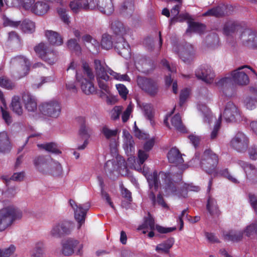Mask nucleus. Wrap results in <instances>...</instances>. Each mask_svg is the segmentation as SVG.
<instances>
[{
  "label": "nucleus",
  "mask_w": 257,
  "mask_h": 257,
  "mask_svg": "<svg viewBox=\"0 0 257 257\" xmlns=\"http://www.w3.org/2000/svg\"><path fill=\"white\" fill-rule=\"evenodd\" d=\"M193 160L199 161L201 167L207 173H213L218 164L217 156L209 149H206L201 155L196 153Z\"/></svg>",
  "instance_id": "nucleus-1"
},
{
  "label": "nucleus",
  "mask_w": 257,
  "mask_h": 257,
  "mask_svg": "<svg viewBox=\"0 0 257 257\" xmlns=\"http://www.w3.org/2000/svg\"><path fill=\"white\" fill-rule=\"evenodd\" d=\"M21 211L14 206H9L0 210V231L11 226L17 219L21 218Z\"/></svg>",
  "instance_id": "nucleus-2"
},
{
  "label": "nucleus",
  "mask_w": 257,
  "mask_h": 257,
  "mask_svg": "<svg viewBox=\"0 0 257 257\" xmlns=\"http://www.w3.org/2000/svg\"><path fill=\"white\" fill-rule=\"evenodd\" d=\"M11 64L13 68V75L15 78L21 79L28 74L30 63L25 57L16 56L11 59Z\"/></svg>",
  "instance_id": "nucleus-3"
},
{
  "label": "nucleus",
  "mask_w": 257,
  "mask_h": 257,
  "mask_svg": "<svg viewBox=\"0 0 257 257\" xmlns=\"http://www.w3.org/2000/svg\"><path fill=\"white\" fill-rule=\"evenodd\" d=\"M39 110L45 116L57 118L61 113V107L58 101L51 100L42 103L39 105Z\"/></svg>",
  "instance_id": "nucleus-4"
},
{
  "label": "nucleus",
  "mask_w": 257,
  "mask_h": 257,
  "mask_svg": "<svg viewBox=\"0 0 257 257\" xmlns=\"http://www.w3.org/2000/svg\"><path fill=\"white\" fill-rule=\"evenodd\" d=\"M137 81L139 87L149 95L155 96L158 93L159 86L155 80L150 78L138 76Z\"/></svg>",
  "instance_id": "nucleus-5"
},
{
  "label": "nucleus",
  "mask_w": 257,
  "mask_h": 257,
  "mask_svg": "<svg viewBox=\"0 0 257 257\" xmlns=\"http://www.w3.org/2000/svg\"><path fill=\"white\" fill-rule=\"evenodd\" d=\"M173 50L179 53L181 59L185 63H190L194 57V50L193 46L189 43H185L184 45L174 44Z\"/></svg>",
  "instance_id": "nucleus-6"
},
{
  "label": "nucleus",
  "mask_w": 257,
  "mask_h": 257,
  "mask_svg": "<svg viewBox=\"0 0 257 257\" xmlns=\"http://www.w3.org/2000/svg\"><path fill=\"white\" fill-rule=\"evenodd\" d=\"M73 229V225L70 221H60L53 226L50 234L55 238H60L70 234Z\"/></svg>",
  "instance_id": "nucleus-7"
},
{
  "label": "nucleus",
  "mask_w": 257,
  "mask_h": 257,
  "mask_svg": "<svg viewBox=\"0 0 257 257\" xmlns=\"http://www.w3.org/2000/svg\"><path fill=\"white\" fill-rule=\"evenodd\" d=\"M83 245L76 239L69 238L63 243L62 249V253L63 255L69 256L74 253V248H76L77 255H81L82 254Z\"/></svg>",
  "instance_id": "nucleus-8"
},
{
  "label": "nucleus",
  "mask_w": 257,
  "mask_h": 257,
  "mask_svg": "<svg viewBox=\"0 0 257 257\" xmlns=\"http://www.w3.org/2000/svg\"><path fill=\"white\" fill-rule=\"evenodd\" d=\"M223 117L226 122H233L240 119L239 110L236 105L231 101L228 102L224 108Z\"/></svg>",
  "instance_id": "nucleus-9"
},
{
  "label": "nucleus",
  "mask_w": 257,
  "mask_h": 257,
  "mask_svg": "<svg viewBox=\"0 0 257 257\" xmlns=\"http://www.w3.org/2000/svg\"><path fill=\"white\" fill-rule=\"evenodd\" d=\"M234 84L231 77H224L219 79L216 82V85L222 90L224 94L228 97H232L234 94Z\"/></svg>",
  "instance_id": "nucleus-10"
},
{
  "label": "nucleus",
  "mask_w": 257,
  "mask_h": 257,
  "mask_svg": "<svg viewBox=\"0 0 257 257\" xmlns=\"http://www.w3.org/2000/svg\"><path fill=\"white\" fill-rule=\"evenodd\" d=\"M248 139L242 133H237L231 141L232 147L239 152L245 151L248 147Z\"/></svg>",
  "instance_id": "nucleus-11"
},
{
  "label": "nucleus",
  "mask_w": 257,
  "mask_h": 257,
  "mask_svg": "<svg viewBox=\"0 0 257 257\" xmlns=\"http://www.w3.org/2000/svg\"><path fill=\"white\" fill-rule=\"evenodd\" d=\"M196 76L207 83H211L214 79L215 74L210 66H201L195 71Z\"/></svg>",
  "instance_id": "nucleus-12"
},
{
  "label": "nucleus",
  "mask_w": 257,
  "mask_h": 257,
  "mask_svg": "<svg viewBox=\"0 0 257 257\" xmlns=\"http://www.w3.org/2000/svg\"><path fill=\"white\" fill-rule=\"evenodd\" d=\"M77 120L80 124V128L79 130V136L82 140H84L83 144L78 147L77 149L79 150H84L88 144V139L90 138L89 134L90 129L85 124V118L83 117H79Z\"/></svg>",
  "instance_id": "nucleus-13"
},
{
  "label": "nucleus",
  "mask_w": 257,
  "mask_h": 257,
  "mask_svg": "<svg viewBox=\"0 0 257 257\" xmlns=\"http://www.w3.org/2000/svg\"><path fill=\"white\" fill-rule=\"evenodd\" d=\"M161 178L159 177V174H158L157 171H154L152 174L149 175L147 178V180L149 183L150 191L149 193V198L154 205L156 203V196L154 193V191H157L160 183L159 181Z\"/></svg>",
  "instance_id": "nucleus-14"
},
{
  "label": "nucleus",
  "mask_w": 257,
  "mask_h": 257,
  "mask_svg": "<svg viewBox=\"0 0 257 257\" xmlns=\"http://www.w3.org/2000/svg\"><path fill=\"white\" fill-rule=\"evenodd\" d=\"M245 67L249 68L247 65H244L231 72V76L235 84L239 85H245L249 83V80L247 75L244 71H241Z\"/></svg>",
  "instance_id": "nucleus-15"
},
{
  "label": "nucleus",
  "mask_w": 257,
  "mask_h": 257,
  "mask_svg": "<svg viewBox=\"0 0 257 257\" xmlns=\"http://www.w3.org/2000/svg\"><path fill=\"white\" fill-rule=\"evenodd\" d=\"M256 32L250 29H245L240 36V39L242 42L252 48H256L257 44L255 43Z\"/></svg>",
  "instance_id": "nucleus-16"
},
{
  "label": "nucleus",
  "mask_w": 257,
  "mask_h": 257,
  "mask_svg": "<svg viewBox=\"0 0 257 257\" xmlns=\"http://www.w3.org/2000/svg\"><path fill=\"white\" fill-rule=\"evenodd\" d=\"M95 5L93 0H86L83 4L81 2L73 1L69 4V7L73 13L77 14L81 10H88L95 8Z\"/></svg>",
  "instance_id": "nucleus-17"
},
{
  "label": "nucleus",
  "mask_w": 257,
  "mask_h": 257,
  "mask_svg": "<svg viewBox=\"0 0 257 257\" xmlns=\"http://www.w3.org/2000/svg\"><path fill=\"white\" fill-rule=\"evenodd\" d=\"M94 68L96 79L102 78L105 81H108L109 80V76L107 74L108 73L107 66L104 62L98 59H95L94 60Z\"/></svg>",
  "instance_id": "nucleus-18"
},
{
  "label": "nucleus",
  "mask_w": 257,
  "mask_h": 257,
  "mask_svg": "<svg viewBox=\"0 0 257 257\" xmlns=\"http://www.w3.org/2000/svg\"><path fill=\"white\" fill-rule=\"evenodd\" d=\"M114 48L118 54L126 59L131 56V49L128 44L123 37H118V41L114 44Z\"/></svg>",
  "instance_id": "nucleus-19"
},
{
  "label": "nucleus",
  "mask_w": 257,
  "mask_h": 257,
  "mask_svg": "<svg viewBox=\"0 0 257 257\" xmlns=\"http://www.w3.org/2000/svg\"><path fill=\"white\" fill-rule=\"evenodd\" d=\"M76 78L80 83L81 89L85 94L89 95L95 92V89L92 81L87 80L77 72H76Z\"/></svg>",
  "instance_id": "nucleus-20"
},
{
  "label": "nucleus",
  "mask_w": 257,
  "mask_h": 257,
  "mask_svg": "<svg viewBox=\"0 0 257 257\" xmlns=\"http://www.w3.org/2000/svg\"><path fill=\"white\" fill-rule=\"evenodd\" d=\"M85 208L81 204L76 206V209L74 210V217L75 219L79 223L78 228H80L81 225L84 223L86 212L90 206L89 203L84 205Z\"/></svg>",
  "instance_id": "nucleus-21"
},
{
  "label": "nucleus",
  "mask_w": 257,
  "mask_h": 257,
  "mask_svg": "<svg viewBox=\"0 0 257 257\" xmlns=\"http://www.w3.org/2000/svg\"><path fill=\"white\" fill-rule=\"evenodd\" d=\"M159 177L162 180H164L165 182V189L166 192L168 193H175L176 195L178 194L177 193V186L172 181L171 179V176L170 173H166L164 172H160L159 173Z\"/></svg>",
  "instance_id": "nucleus-22"
},
{
  "label": "nucleus",
  "mask_w": 257,
  "mask_h": 257,
  "mask_svg": "<svg viewBox=\"0 0 257 257\" xmlns=\"http://www.w3.org/2000/svg\"><path fill=\"white\" fill-rule=\"evenodd\" d=\"M22 100L26 109L29 112H35L37 110V102L31 94L24 93L23 94Z\"/></svg>",
  "instance_id": "nucleus-23"
},
{
  "label": "nucleus",
  "mask_w": 257,
  "mask_h": 257,
  "mask_svg": "<svg viewBox=\"0 0 257 257\" xmlns=\"http://www.w3.org/2000/svg\"><path fill=\"white\" fill-rule=\"evenodd\" d=\"M51 160L44 156H38L34 160V164L40 172L44 174L47 173Z\"/></svg>",
  "instance_id": "nucleus-24"
},
{
  "label": "nucleus",
  "mask_w": 257,
  "mask_h": 257,
  "mask_svg": "<svg viewBox=\"0 0 257 257\" xmlns=\"http://www.w3.org/2000/svg\"><path fill=\"white\" fill-rule=\"evenodd\" d=\"M168 159L170 163L175 165L181 164L184 162L182 155L176 148H172L168 153Z\"/></svg>",
  "instance_id": "nucleus-25"
},
{
  "label": "nucleus",
  "mask_w": 257,
  "mask_h": 257,
  "mask_svg": "<svg viewBox=\"0 0 257 257\" xmlns=\"http://www.w3.org/2000/svg\"><path fill=\"white\" fill-rule=\"evenodd\" d=\"M98 9L103 13L109 15L111 14L114 8L111 0H96Z\"/></svg>",
  "instance_id": "nucleus-26"
},
{
  "label": "nucleus",
  "mask_w": 257,
  "mask_h": 257,
  "mask_svg": "<svg viewBox=\"0 0 257 257\" xmlns=\"http://www.w3.org/2000/svg\"><path fill=\"white\" fill-rule=\"evenodd\" d=\"M240 27L239 23L234 20H229L223 25V32L226 36L231 35L238 30Z\"/></svg>",
  "instance_id": "nucleus-27"
},
{
  "label": "nucleus",
  "mask_w": 257,
  "mask_h": 257,
  "mask_svg": "<svg viewBox=\"0 0 257 257\" xmlns=\"http://www.w3.org/2000/svg\"><path fill=\"white\" fill-rule=\"evenodd\" d=\"M123 148L127 153H132L135 150V143L133 137L126 130L123 131Z\"/></svg>",
  "instance_id": "nucleus-28"
},
{
  "label": "nucleus",
  "mask_w": 257,
  "mask_h": 257,
  "mask_svg": "<svg viewBox=\"0 0 257 257\" xmlns=\"http://www.w3.org/2000/svg\"><path fill=\"white\" fill-rule=\"evenodd\" d=\"M11 149V145L9 137L6 132L0 133V152H9Z\"/></svg>",
  "instance_id": "nucleus-29"
},
{
  "label": "nucleus",
  "mask_w": 257,
  "mask_h": 257,
  "mask_svg": "<svg viewBox=\"0 0 257 257\" xmlns=\"http://www.w3.org/2000/svg\"><path fill=\"white\" fill-rule=\"evenodd\" d=\"M45 36L49 43L53 45H61L63 43V39L58 33L51 30H47Z\"/></svg>",
  "instance_id": "nucleus-30"
},
{
  "label": "nucleus",
  "mask_w": 257,
  "mask_h": 257,
  "mask_svg": "<svg viewBox=\"0 0 257 257\" xmlns=\"http://www.w3.org/2000/svg\"><path fill=\"white\" fill-rule=\"evenodd\" d=\"M226 7L224 5L218 6L216 7L208 10L203 14V16H213L215 17H221L225 16L226 13L225 11Z\"/></svg>",
  "instance_id": "nucleus-31"
},
{
  "label": "nucleus",
  "mask_w": 257,
  "mask_h": 257,
  "mask_svg": "<svg viewBox=\"0 0 257 257\" xmlns=\"http://www.w3.org/2000/svg\"><path fill=\"white\" fill-rule=\"evenodd\" d=\"M174 243V238H170L159 244L156 247V250L159 253H168Z\"/></svg>",
  "instance_id": "nucleus-32"
},
{
  "label": "nucleus",
  "mask_w": 257,
  "mask_h": 257,
  "mask_svg": "<svg viewBox=\"0 0 257 257\" xmlns=\"http://www.w3.org/2000/svg\"><path fill=\"white\" fill-rule=\"evenodd\" d=\"M111 28L113 33L117 36L123 37L126 33V28L120 21L115 20L111 23Z\"/></svg>",
  "instance_id": "nucleus-33"
},
{
  "label": "nucleus",
  "mask_w": 257,
  "mask_h": 257,
  "mask_svg": "<svg viewBox=\"0 0 257 257\" xmlns=\"http://www.w3.org/2000/svg\"><path fill=\"white\" fill-rule=\"evenodd\" d=\"M82 40L84 42L89 43L91 46H89V51L92 53L97 52L99 47V42L92 38L90 35L86 34L82 36Z\"/></svg>",
  "instance_id": "nucleus-34"
},
{
  "label": "nucleus",
  "mask_w": 257,
  "mask_h": 257,
  "mask_svg": "<svg viewBox=\"0 0 257 257\" xmlns=\"http://www.w3.org/2000/svg\"><path fill=\"white\" fill-rule=\"evenodd\" d=\"M134 11V0H124L120 8V13L124 16L131 15Z\"/></svg>",
  "instance_id": "nucleus-35"
},
{
  "label": "nucleus",
  "mask_w": 257,
  "mask_h": 257,
  "mask_svg": "<svg viewBox=\"0 0 257 257\" xmlns=\"http://www.w3.org/2000/svg\"><path fill=\"white\" fill-rule=\"evenodd\" d=\"M49 10V5L47 3L42 2H37L32 8V11L38 15L45 14Z\"/></svg>",
  "instance_id": "nucleus-36"
},
{
  "label": "nucleus",
  "mask_w": 257,
  "mask_h": 257,
  "mask_svg": "<svg viewBox=\"0 0 257 257\" xmlns=\"http://www.w3.org/2000/svg\"><path fill=\"white\" fill-rule=\"evenodd\" d=\"M48 169L49 171L47 174H50L53 176H59L62 174L63 170L62 166L57 162L51 160Z\"/></svg>",
  "instance_id": "nucleus-37"
},
{
  "label": "nucleus",
  "mask_w": 257,
  "mask_h": 257,
  "mask_svg": "<svg viewBox=\"0 0 257 257\" xmlns=\"http://www.w3.org/2000/svg\"><path fill=\"white\" fill-rule=\"evenodd\" d=\"M100 132L106 140H111L117 135L118 130H111L107 125H104L100 129Z\"/></svg>",
  "instance_id": "nucleus-38"
},
{
  "label": "nucleus",
  "mask_w": 257,
  "mask_h": 257,
  "mask_svg": "<svg viewBox=\"0 0 257 257\" xmlns=\"http://www.w3.org/2000/svg\"><path fill=\"white\" fill-rule=\"evenodd\" d=\"M243 232L247 237L254 238L257 236V219L247 225Z\"/></svg>",
  "instance_id": "nucleus-39"
},
{
  "label": "nucleus",
  "mask_w": 257,
  "mask_h": 257,
  "mask_svg": "<svg viewBox=\"0 0 257 257\" xmlns=\"http://www.w3.org/2000/svg\"><path fill=\"white\" fill-rule=\"evenodd\" d=\"M206 209L211 215H218L219 214V209L216 200L209 197L207 200Z\"/></svg>",
  "instance_id": "nucleus-40"
},
{
  "label": "nucleus",
  "mask_w": 257,
  "mask_h": 257,
  "mask_svg": "<svg viewBox=\"0 0 257 257\" xmlns=\"http://www.w3.org/2000/svg\"><path fill=\"white\" fill-rule=\"evenodd\" d=\"M34 49L37 55L41 59H43V57L50 49L46 44L41 42L37 45Z\"/></svg>",
  "instance_id": "nucleus-41"
},
{
  "label": "nucleus",
  "mask_w": 257,
  "mask_h": 257,
  "mask_svg": "<svg viewBox=\"0 0 257 257\" xmlns=\"http://www.w3.org/2000/svg\"><path fill=\"white\" fill-rule=\"evenodd\" d=\"M243 233V231H231L224 235V239L233 241H238L242 238Z\"/></svg>",
  "instance_id": "nucleus-42"
},
{
  "label": "nucleus",
  "mask_w": 257,
  "mask_h": 257,
  "mask_svg": "<svg viewBox=\"0 0 257 257\" xmlns=\"http://www.w3.org/2000/svg\"><path fill=\"white\" fill-rule=\"evenodd\" d=\"M37 146L41 149L45 150L52 153L59 154L61 152L57 149V145L54 143H49L43 144H38Z\"/></svg>",
  "instance_id": "nucleus-43"
},
{
  "label": "nucleus",
  "mask_w": 257,
  "mask_h": 257,
  "mask_svg": "<svg viewBox=\"0 0 257 257\" xmlns=\"http://www.w3.org/2000/svg\"><path fill=\"white\" fill-rule=\"evenodd\" d=\"M172 125L178 131L185 132V127L182 123L181 118L179 114L175 115L171 119Z\"/></svg>",
  "instance_id": "nucleus-44"
},
{
  "label": "nucleus",
  "mask_w": 257,
  "mask_h": 257,
  "mask_svg": "<svg viewBox=\"0 0 257 257\" xmlns=\"http://www.w3.org/2000/svg\"><path fill=\"white\" fill-rule=\"evenodd\" d=\"M11 107L13 111L18 115L22 114L23 108L19 97L14 96L13 98Z\"/></svg>",
  "instance_id": "nucleus-45"
},
{
  "label": "nucleus",
  "mask_w": 257,
  "mask_h": 257,
  "mask_svg": "<svg viewBox=\"0 0 257 257\" xmlns=\"http://www.w3.org/2000/svg\"><path fill=\"white\" fill-rule=\"evenodd\" d=\"M57 52L54 51L53 49H50V50L47 52V53H46L42 60L46 63L52 65L56 62L57 60Z\"/></svg>",
  "instance_id": "nucleus-46"
},
{
  "label": "nucleus",
  "mask_w": 257,
  "mask_h": 257,
  "mask_svg": "<svg viewBox=\"0 0 257 257\" xmlns=\"http://www.w3.org/2000/svg\"><path fill=\"white\" fill-rule=\"evenodd\" d=\"M155 221L154 218L151 216L150 214H148V216L145 218L144 223L140 226L139 229H149L153 230L155 229Z\"/></svg>",
  "instance_id": "nucleus-47"
},
{
  "label": "nucleus",
  "mask_w": 257,
  "mask_h": 257,
  "mask_svg": "<svg viewBox=\"0 0 257 257\" xmlns=\"http://www.w3.org/2000/svg\"><path fill=\"white\" fill-rule=\"evenodd\" d=\"M205 29V26L204 25L196 22H191L186 33L193 32L201 34L204 31Z\"/></svg>",
  "instance_id": "nucleus-48"
},
{
  "label": "nucleus",
  "mask_w": 257,
  "mask_h": 257,
  "mask_svg": "<svg viewBox=\"0 0 257 257\" xmlns=\"http://www.w3.org/2000/svg\"><path fill=\"white\" fill-rule=\"evenodd\" d=\"M21 25L23 31L25 33H32L35 30V24L31 20H25Z\"/></svg>",
  "instance_id": "nucleus-49"
},
{
  "label": "nucleus",
  "mask_w": 257,
  "mask_h": 257,
  "mask_svg": "<svg viewBox=\"0 0 257 257\" xmlns=\"http://www.w3.org/2000/svg\"><path fill=\"white\" fill-rule=\"evenodd\" d=\"M81 67L83 74L89 79V80L90 81L94 80L95 74L87 62H83Z\"/></svg>",
  "instance_id": "nucleus-50"
},
{
  "label": "nucleus",
  "mask_w": 257,
  "mask_h": 257,
  "mask_svg": "<svg viewBox=\"0 0 257 257\" xmlns=\"http://www.w3.org/2000/svg\"><path fill=\"white\" fill-rule=\"evenodd\" d=\"M101 45L102 48L109 50L113 47V42L111 36L109 35L104 34L102 35Z\"/></svg>",
  "instance_id": "nucleus-51"
},
{
  "label": "nucleus",
  "mask_w": 257,
  "mask_h": 257,
  "mask_svg": "<svg viewBox=\"0 0 257 257\" xmlns=\"http://www.w3.org/2000/svg\"><path fill=\"white\" fill-rule=\"evenodd\" d=\"M198 109L204 115V121L210 123L213 117L209 108L205 105H199Z\"/></svg>",
  "instance_id": "nucleus-52"
},
{
  "label": "nucleus",
  "mask_w": 257,
  "mask_h": 257,
  "mask_svg": "<svg viewBox=\"0 0 257 257\" xmlns=\"http://www.w3.org/2000/svg\"><path fill=\"white\" fill-rule=\"evenodd\" d=\"M44 244L42 242H38L31 251V256L42 257L44 253Z\"/></svg>",
  "instance_id": "nucleus-53"
},
{
  "label": "nucleus",
  "mask_w": 257,
  "mask_h": 257,
  "mask_svg": "<svg viewBox=\"0 0 257 257\" xmlns=\"http://www.w3.org/2000/svg\"><path fill=\"white\" fill-rule=\"evenodd\" d=\"M67 46L70 50L75 51L78 54L81 53V48L76 40L74 39L69 40L67 42Z\"/></svg>",
  "instance_id": "nucleus-54"
},
{
  "label": "nucleus",
  "mask_w": 257,
  "mask_h": 257,
  "mask_svg": "<svg viewBox=\"0 0 257 257\" xmlns=\"http://www.w3.org/2000/svg\"><path fill=\"white\" fill-rule=\"evenodd\" d=\"M107 72L111 75L114 79L119 81H130V78L128 75L126 74H120L114 71H113L110 68H108Z\"/></svg>",
  "instance_id": "nucleus-55"
},
{
  "label": "nucleus",
  "mask_w": 257,
  "mask_h": 257,
  "mask_svg": "<svg viewBox=\"0 0 257 257\" xmlns=\"http://www.w3.org/2000/svg\"><path fill=\"white\" fill-rule=\"evenodd\" d=\"M143 108L144 113L147 118L152 122V119L154 117V112L152 106L150 104H143Z\"/></svg>",
  "instance_id": "nucleus-56"
},
{
  "label": "nucleus",
  "mask_w": 257,
  "mask_h": 257,
  "mask_svg": "<svg viewBox=\"0 0 257 257\" xmlns=\"http://www.w3.org/2000/svg\"><path fill=\"white\" fill-rule=\"evenodd\" d=\"M244 102L247 108L251 110L255 107L257 103V99L254 96H247Z\"/></svg>",
  "instance_id": "nucleus-57"
},
{
  "label": "nucleus",
  "mask_w": 257,
  "mask_h": 257,
  "mask_svg": "<svg viewBox=\"0 0 257 257\" xmlns=\"http://www.w3.org/2000/svg\"><path fill=\"white\" fill-rule=\"evenodd\" d=\"M99 88L103 91V93L109 94L110 92L109 88L106 82L102 78L96 79Z\"/></svg>",
  "instance_id": "nucleus-58"
},
{
  "label": "nucleus",
  "mask_w": 257,
  "mask_h": 257,
  "mask_svg": "<svg viewBox=\"0 0 257 257\" xmlns=\"http://www.w3.org/2000/svg\"><path fill=\"white\" fill-rule=\"evenodd\" d=\"M25 175L24 172H19L14 173L9 179L7 178L6 177L3 176L2 179L5 180L6 182H8L10 180L15 181H21L24 179Z\"/></svg>",
  "instance_id": "nucleus-59"
},
{
  "label": "nucleus",
  "mask_w": 257,
  "mask_h": 257,
  "mask_svg": "<svg viewBox=\"0 0 257 257\" xmlns=\"http://www.w3.org/2000/svg\"><path fill=\"white\" fill-rule=\"evenodd\" d=\"M122 111V107L121 106H115L111 111V118L115 120L119 117L120 114Z\"/></svg>",
  "instance_id": "nucleus-60"
},
{
  "label": "nucleus",
  "mask_w": 257,
  "mask_h": 257,
  "mask_svg": "<svg viewBox=\"0 0 257 257\" xmlns=\"http://www.w3.org/2000/svg\"><path fill=\"white\" fill-rule=\"evenodd\" d=\"M3 25L5 27L10 26L13 28H17L21 25V21H13L5 16L3 18Z\"/></svg>",
  "instance_id": "nucleus-61"
},
{
  "label": "nucleus",
  "mask_w": 257,
  "mask_h": 257,
  "mask_svg": "<svg viewBox=\"0 0 257 257\" xmlns=\"http://www.w3.org/2000/svg\"><path fill=\"white\" fill-rule=\"evenodd\" d=\"M221 115L219 117L218 119L216 121L215 124L214 126L213 130L212 131L210 134V139L214 140L216 138L218 131L219 130L221 124Z\"/></svg>",
  "instance_id": "nucleus-62"
},
{
  "label": "nucleus",
  "mask_w": 257,
  "mask_h": 257,
  "mask_svg": "<svg viewBox=\"0 0 257 257\" xmlns=\"http://www.w3.org/2000/svg\"><path fill=\"white\" fill-rule=\"evenodd\" d=\"M15 247L11 245L8 248L5 249H0V257H9L15 251Z\"/></svg>",
  "instance_id": "nucleus-63"
},
{
  "label": "nucleus",
  "mask_w": 257,
  "mask_h": 257,
  "mask_svg": "<svg viewBox=\"0 0 257 257\" xmlns=\"http://www.w3.org/2000/svg\"><path fill=\"white\" fill-rule=\"evenodd\" d=\"M116 87L119 93V94L121 96L122 98L125 99L128 92L126 87L123 84H116Z\"/></svg>",
  "instance_id": "nucleus-64"
}]
</instances>
